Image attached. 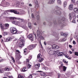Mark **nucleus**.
<instances>
[{
    "label": "nucleus",
    "mask_w": 78,
    "mask_h": 78,
    "mask_svg": "<svg viewBox=\"0 0 78 78\" xmlns=\"http://www.w3.org/2000/svg\"><path fill=\"white\" fill-rule=\"evenodd\" d=\"M39 19H40V18H39V15L37 16V20H39Z\"/></svg>",
    "instance_id": "obj_51"
},
{
    "label": "nucleus",
    "mask_w": 78,
    "mask_h": 78,
    "mask_svg": "<svg viewBox=\"0 0 78 78\" xmlns=\"http://www.w3.org/2000/svg\"><path fill=\"white\" fill-rule=\"evenodd\" d=\"M68 36V34H64L63 35V36H65V37H66V36Z\"/></svg>",
    "instance_id": "obj_45"
},
{
    "label": "nucleus",
    "mask_w": 78,
    "mask_h": 78,
    "mask_svg": "<svg viewBox=\"0 0 78 78\" xmlns=\"http://www.w3.org/2000/svg\"><path fill=\"white\" fill-rule=\"evenodd\" d=\"M35 68H36V69H39V67H40V64H36L35 65Z\"/></svg>",
    "instance_id": "obj_20"
},
{
    "label": "nucleus",
    "mask_w": 78,
    "mask_h": 78,
    "mask_svg": "<svg viewBox=\"0 0 78 78\" xmlns=\"http://www.w3.org/2000/svg\"><path fill=\"white\" fill-rule=\"evenodd\" d=\"M9 70V68L8 67H6L5 69V71H8Z\"/></svg>",
    "instance_id": "obj_38"
},
{
    "label": "nucleus",
    "mask_w": 78,
    "mask_h": 78,
    "mask_svg": "<svg viewBox=\"0 0 78 78\" xmlns=\"http://www.w3.org/2000/svg\"><path fill=\"white\" fill-rule=\"evenodd\" d=\"M15 56L16 57H17V56L18 55L20 54V51H19L18 50H16V52H15Z\"/></svg>",
    "instance_id": "obj_12"
},
{
    "label": "nucleus",
    "mask_w": 78,
    "mask_h": 78,
    "mask_svg": "<svg viewBox=\"0 0 78 78\" xmlns=\"http://www.w3.org/2000/svg\"><path fill=\"white\" fill-rule=\"evenodd\" d=\"M26 60H27V62H30V61L28 59H27Z\"/></svg>",
    "instance_id": "obj_59"
},
{
    "label": "nucleus",
    "mask_w": 78,
    "mask_h": 78,
    "mask_svg": "<svg viewBox=\"0 0 78 78\" xmlns=\"http://www.w3.org/2000/svg\"><path fill=\"white\" fill-rule=\"evenodd\" d=\"M18 78H24V77L22 75H18Z\"/></svg>",
    "instance_id": "obj_37"
},
{
    "label": "nucleus",
    "mask_w": 78,
    "mask_h": 78,
    "mask_svg": "<svg viewBox=\"0 0 78 78\" xmlns=\"http://www.w3.org/2000/svg\"><path fill=\"white\" fill-rule=\"evenodd\" d=\"M42 55L41 54H39L37 56V58L38 59H39L41 58L42 57Z\"/></svg>",
    "instance_id": "obj_27"
},
{
    "label": "nucleus",
    "mask_w": 78,
    "mask_h": 78,
    "mask_svg": "<svg viewBox=\"0 0 78 78\" xmlns=\"http://www.w3.org/2000/svg\"><path fill=\"white\" fill-rule=\"evenodd\" d=\"M35 39H37V36H36V34H35Z\"/></svg>",
    "instance_id": "obj_63"
},
{
    "label": "nucleus",
    "mask_w": 78,
    "mask_h": 78,
    "mask_svg": "<svg viewBox=\"0 0 78 78\" xmlns=\"http://www.w3.org/2000/svg\"><path fill=\"white\" fill-rule=\"evenodd\" d=\"M71 2H73V3H75V0H71Z\"/></svg>",
    "instance_id": "obj_54"
},
{
    "label": "nucleus",
    "mask_w": 78,
    "mask_h": 78,
    "mask_svg": "<svg viewBox=\"0 0 78 78\" xmlns=\"http://www.w3.org/2000/svg\"><path fill=\"white\" fill-rule=\"evenodd\" d=\"M31 65L28 63L27 65V68H28V69H30V68H31Z\"/></svg>",
    "instance_id": "obj_31"
},
{
    "label": "nucleus",
    "mask_w": 78,
    "mask_h": 78,
    "mask_svg": "<svg viewBox=\"0 0 78 78\" xmlns=\"http://www.w3.org/2000/svg\"><path fill=\"white\" fill-rule=\"evenodd\" d=\"M9 78H13V77L12 76H9Z\"/></svg>",
    "instance_id": "obj_62"
},
{
    "label": "nucleus",
    "mask_w": 78,
    "mask_h": 78,
    "mask_svg": "<svg viewBox=\"0 0 78 78\" xmlns=\"http://www.w3.org/2000/svg\"><path fill=\"white\" fill-rule=\"evenodd\" d=\"M12 38L11 37H8L6 38V41H5V42H8L9 41H11L12 39Z\"/></svg>",
    "instance_id": "obj_16"
},
{
    "label": "nucleus",
    "mask_w": 78,
    "mask_h": 78,
    "mask_svg": "<svg viewBox=\"0 0 78 78\" xmlns=\"http://www.w3.org/2000/svg\"><path fill=\"white\" fill-rule=\"evenodd\" d=\"M39 62H42L43 61H44V58H42V57H41V58H39Z\"/></svg>",
    "instance_id": "obj_26"
},
{
    "label": "nucleus",
    "mask_w": 78,
    "mask_h": 78,
    "mask_svg": "<svg viewBox=\"0 0 78 78\" xmlns=\"http://www.w3.org/2000/svg\"><path fill=\"white\" fill-rule=\"evenodd\" d=\"M32 18H34V14H32Z\"/></svg>",
    "instance_id": "obj_55"
},
{
    "label": "nucleus",
    "mask_w": 78,
    "mask_h": 78,
    "mask_svg": "<svg viewBox=\"0 0 78 78\" xmlns=\"http://www.w3.org/2000/svg\"><path fill=\"white\" fill-rule=\"evenodd\" d=\"M63 62H64L65 63H66V64H67V62H66V60L63 59Z\"/></svg>",
    "instance_id": "obj_46"
},
{
    "label": "nucleus",
    "mask_w": 78,
    "mask_h": 78,
    "mask_svg": "<svg viewBox=\"0 0 78 78\" xmlns=\"http://www.w3.org/2000/svg\"><path fill=\"white\" fill-rule=\"evenodd\" d=\"M66 41V38H64L62 40V42L63 41Z\"/></svg>",
    "instance_id": "obj_40"
},
{
    "label": "nucleus",
    "mask_w": 78,
    "mask_h": 78,
    "mask_svg": "<svg viewBox=\"0 0 78 78\" xmlns=\"http://www.w3.org/2000/svg\"><path fill=\"white\" fill-rule=\"evenodd\" d=\"M65 56H66V58H68V59H70V58L69 57L67 56L66 55H65Z\"/></svg>",
    "instance_id": "obj_50"
},
{
    "label": "nucleus",
    "mask_w": 78,
    "mask_h": 78,
    "mask_svg": "<svg viewBox=\"0 0 78 78\" xmlns=\"http://www.w3.org/2000/svg\"><path fill=\"white\" fill-rule=\"evenodd\" d=\"M69 52L70 54H72V52L71 51H69Z\"/></svg>",
    "instance_id": "obj_60"
},
{
    "label": "nucleus",
    "mask_w": 78,
    "mask_h": 78,
    "mask_svg": "<svg viewBox=\"0 0 78 78\" xmlns=\"http://www.w3.org/2000/svg\"><path fill=\"white\" fill-rule=\"evenodd\" d=\"M57 3L58 5H61V1L60 0H57Z\"/></svg>",
    "instance_id": "obj_33"
},
{
    "label": "nucleus",
    "mask_w": 78,
    "mask_h": 78,
    "mask_svg": "<svg viewBox=\"0 0 78 78\" xmlns=\"http://www.w3.org/2000/svg\"><path fill=\"white\" fill-rule=\"evenodd\" d=\"M55 14H57L59 15L61 14V12H60V11L58 10L57 11H56L55 12Z\"/></svg>",
    "instance_id": "obj_25"
},
{
    "label": "nucleus",
    "mask_w": 78,
    "mask_h": 78,
    "mask_svg": "<svg viewBox=\"0 0 78 78\" xmlns=\"http://www.w3.org/2000/svg\"><path fill=\"white\" fill-rule=\"evenodd\" d=\"M69 19L70 20L72 19V16H71V13H70L69 14Z\"/></svg>",
    "instance_id": "obj_47"
},
{
    "label": "nucleus",
    "mask_w": 78,
    "mask_h": 78,
    "mask_svg": "<svg viewBox=\"0 0 78 78\" xmlns=\"http://www.w3.org/2000/svg\"><path fill=\"white\" fill-rule=\"evenodd\" d=\"M36 45H37V44H35V45L33 44L30 45L28 47V48H29V50H33V48H34Z\"/></svg>",
    "instance_id": "obj_8"
},
{
    "label": "nucleus",
    "mask_w": 78,
    "mask_h": 78,
    "mask_svg": "<svg viewBox=\"0 0 78 78\" xmlns=\"http://www.w3.org/2000/svg\"><path fill=\"white\" fill-rule=\"evenodd\" d=\"M52 48L54 49H55V50H57V49H58L59 47L58 45H53L52 46Z\"/></svg>",
    "instance_id": "obj_11"
},
{
    "label": "nucleus",
    "mask_w": 78,
    "mask_h": 78,
    "mask_svg": "<svg viewBox=\"0 0 78 78\" xmlns=\"http://www.w3.org/2000/svg\"><path fill=\"white\" fill-rule=\"evenodd\" d=\"M10 30L12 34H16L17 33V30L16 27H12L10 29Z\"/></svg>",
    "instance_id": "obj_1"
},
{
    "label": "nucleus",
    "mask_w": 78,
    "mask_h": 78,
    "mask_svg": "<svg viewBox=\"0 0 78 78\" xmlns=\"http://www.w3.org/2000/svg\"><path fill=\"white\" fill-rule=\"evenodd\" d=\"M27 53V48H25L24 50V55H26V54Z\"/></svg>",
    "instance_id": "obj_32"
},
{
    "label": "nucleus",
    "mask_w": 78,
    "mask_h": 78,
    "mask_svg": "<svg viewBox=\"0 0 78 78\" xmlns=\"http://www.w3.org/2000/svg\"><path fill=\"white\" fill-rule=\"evenodd\" d=\"M28 27L30 29H31L32 28V26H31V23H28Z\"/></svg>",
    "instance_id": "obj_23"
},
{
    "label": "nucleus",
    "mask_w": 78,
    "mask_h": 78,
    "mask_svg": "<svg viewBox=\"0 0 78 78\" xmlns=\"http://www.w3.org/2000/svg\"><path fill=\"white\" fill-rule=\"evenodd\" d=\"M41 76H46V74H45V73H41Z\"/></svg>",
    "instance_id": "obj_34"
},
{
    "label": "nucleus",
    "mask_w": 78,
    "mask_h": 78,
    "mask_svg": "<svg viewBox=\"0 0 78 78\" xmlns=\"http://www.w3.org/2000/svg\"><path fill=\"white\" fill-rule=\"evenodd\" d=\"M0 27H1V29L2 30H6V29H5V27H4V26L3 25L2 23L0 24Z\"/></svg>",
    "instance_id": "obj_15"
},
{
    "label": "nucleus",
    "mask_w": 78,
    "mask_h": 78,
    "mask_svg": "<svg viewBox=\"0 0 78 78\" xmlns=\"http://www.w3.org/2000/svg\"><path fill=\"white\" fill-rule=\"evenodd\" d=\"M42 69H44L45 70H48V67H47L46 66H43L42 67Z\"/></svg>",
    "instance_id": "obj_21"
},
{
    "label": "nucleus",
    "mask_w": 78,
    "mask_h": 78,
    "mask_svg": "<svg viewBox=\"0 0 78 78\" xmlns=\"http://www.w3.org/2000/svg\"><path fill=\"white\" fill-rule=\"evenodd\" d=\"M31 58H32V56L31 55H30L29 56V60H30V59H31Z\"/></svg>",
    "instance_id": "obj_44"
},
{
    "label": "nucleus",
    "mask_w": 78,
    "mask_h": 78,
    "mask_svg": "<svg viewBox=\"0 0 78 78\" xmlns=\"http://www.w3.org/2000/svg\"><path fill=\"white\" fill-rule=\"evenodd\" d=\"M67 2H64L63 5H64V7H66V6H67Z\"/></svg>",
    "instance_id": "obj_36"
},
{
    "label": "nucleus",
    "mask_w": 78,
    "mask_h": 78,
    "mask_svg": "<svg viewBox=\"0 0 78 78\" xmlns=\"http://www.w3.org/2000/svg\"><path fill=\"white\" fill-rule=\"evenodd\" d=\"M17 59H20L22 58V56L20 55V54L17 56V57H16Z\"/></svg>",
    "instance_id": "obj_28"
},
{
    "label": "nucleus",
    "mask_w": 78,
    "mask_h": 78,
    "mask_svg": "<svg viewBox=\"0 0 78 78\" xmlns=\"http://www.w3.org/2000/svg\"><path fill=\"white\" fill-rule=\"evenodd\" d=\"M75 34L78 35V31H76L75 33Z\"/></svg>",
    "instance_id": "obj_58"
},
{
    "label": "nucleus",
    "mask_w": 78,
    "mask_h": 78,
    "mask_svg": "<svg viewBox=\"0 0 78 78\" xmlns=\"http://www.w3.org/2000/svg\"><path fill=\"white\" fill-rule=\"evenodd\" d=\"M73 5L71 4L69 6V10H73Z\"/></svg>",
    "instance_id": "obj_18"
},
{
    "label": "nucleus",
    "mask_w": 78,
    "mask_h": 78,
    "mask_svg": "<svg viewBox=\"0 0 78 78\" xmlns=\"http://www.w3.org/2000/svg\"><path fill=\"white\" fill-rule=\"evenodd\" d=\"M58 78H59L60 76H61V74H60V73H58Z\"/></svg>",
    "instance_id": "obj_56"
},
{
    "label": "nucleus",
    "mask_w": 78,
    "mask_h": 78,
    "mask_svg": "<svg viewBox=\"0 0 78 78\" xmlns=\"http://www.w3.org/2000/svg\"><path fill=\"white\" fill-rule=\"evenodd\" d=\"M37 36L38 37H40L41 39H44V38L42 36L41 33V32H39V31H37Z\"/></svg>",
    "instance_id": "obj_5"
},
{
    "label": "nucleus",
    "mask_w": 78,
    "mask_h": 78,
    "mask_svg": "<svg viewBox=\"0 0 78 78\" xmlns=\"http://www.w3.org/2000/svg\"><path fill=\"white\" fill-rule=\"evenodd\" d=\"M55 34H54V36H55L57 38V40H58L59 39V38H58V35H57L56 33H54Z\"/></svg>",
    "instance_id": "obj_30"
},
{
    "label": "nucleus",
    "mask_w": 78,
    "mask_h": 78,
    "mask_svg": "<svg viewBox=\"0 0 78 78\" xmlns=\"http://www.w3.org/2000/svg\"><path fill=\"white\" fill-rule=\"evenodd\" d=\"M12 59L13 62H15V60L14 59V58L12 57Z\"/></svg>",
    "instance_id": "obj_42"
},
{
    "label": "nucleus",
    "mask_w": 78,
    "mask_h": 78,
    "mask_svg": "<svg viewBox=\"0 0 78 78\" xmlns=\"http://www.w3.org/2000/svg\"><path fill=\"white\" fill-rule=\"evenodd\" d=\"M36 5H35L36 8H38V7H39V5L37 4V1H36Z\"/></svg>",
    "instance_id": "obj_35"
},
{
    "label": "nucleus",
    "mask_w": 78,
    "mask_h": 78,
    "mask_svg": "<svg viewBox=\"0 0 78 78\" xmlns=\"http://www.w3.org/2000/svg\"><path fill=\"white\" fill-rule=\"evenodd\" d=\"M75 55L76 56H78V52H75L74 53Z\"/></svg>",
    "instance_id": "obj_41"
},
{
    "label": "nucleus",
    "mask_w": 78,
    "mask_h": 78,
    "mask_svg": "<svg viewBox=\"0 0 78 78\" xmlns=\"http://www.w3.org/2000/svg\"><path fill=\"white\" fill-rule=\"evenodd\" d=\"M73 44H74V45H75L76 44V42L74 41H73Z\"/></svg>",
    "instance_id": "obj_53"
},
{
    "label": "nucleus",
    "mask_w": 78,
    "mask_h": 78,
    "mask_svg": "<svg viewBox=\"0 0 78 78\" xmlns=\"http://www.w3.org/2000/svg\"><path fill=\"white\" fill-rule=\"evenodd\" d=\"M71 14L73 19H76V16H75V14H74V12H72L71 13Z\"/></svg>",
    "instance_id": "obj_22"
},
{
    "label": "nucleus",
    "mask_w": 78,
    "mask_h": 78,
    "mask_svg": "<svg viewBox=\"0 0 78 78\" xmlns=\"http://www.w3.org/2000/svg\"><path fill=\"white\" fill-rule=\"evenodd\" d=\"M12 23L13 24H14L15 25H17L18 26H22V23H20V22L17 21H14L12 22Z\"/></svg>",
    "instance_id": "obj_2"
},
{
    "label": "nucleus",
    "mask_w": 78,
    "mask_h": 78,
    "mask_svg": "<svg viewBox=\"0 0 78 78\" xmlns=\"http://www.w3.org/2000/svg\"><path fill=\"white\" fill-rule=\"evenodd\" d=\"M74 12L78 14V9L76 8H75L73 9Z\"/></svg>",
    "instance_id": "obj_17"
},
{
    "label": "nucleus",
    "mask_w": 78,
    "mask_h": 78,
    "mask_svg": "<svg viewBox=\"0 0 78 78\" xmlns=\"http://www.w3.org/2000/svg\"><path fill=\"white\" fill-rule=\"evenodd\" d=\"M69 48H72V46L71 45H69Z\"/></svg>",
    "instance_id": "obj_61"
},
{
    "label": "nucleus",
    "mask_w": 78,
    "mask_h": 78,
    "mask_svg": "<svg viewBox=\"0 0 78 78\" xmlns=\"http://www.w3.org/2000/svg\"><path fill=\"white\" fill-rule=\"evenodd\" d=\"M4 26L5 27V30H6L8 29V28L9 25L8 23H5V24Z\"/></svg>",
    "instance_id": "obj_14"
},
{
    "label": "nucleus",
    "mask_w": 78,
    "mask_h": 78,
    "mask_svg": "<svg viewBox=\"0 0 78 78\" xmlns=\"http://www.w3.org/2000/svg\"><path fill=\"white\" fill-rule=\"evenodd\" d=\"M2 6H6L9 5V3L5 2H2Z\"/></svg>",
    "instance_id": "obj_7"
},
{
    "label": "nucleus",
    "mask_w": 78,
    "mask_h": 78,
    "mask_svg": "<svg viewBox=\"0 0 78 78\" xmlns=\"http://www.w3.org/2000/svg\"><path fill=\"white\" fill-rule=\"evenodd\" d=\"M61 35H62V36H63L64 34L62 32H61Z\"/></svg>",
    "instance_id": "obj_57"
},
{
    "label": "nucleus",
    "mask_w": 78,
    "mask_h": 78,
    "mask_svg": "<svg viewBox=\"0 0 78 78\" xmlns=\"http://www.w3.org/2000/svg\"><path fill=\"white\" fill-rule=\"evenodd\" d=\"M12 18L13 20H14V19H16V20H20V21L21 22V23H22V26H21V27H23V22H24V20L23 19H20L19 18H16L15 17H12Z\"/></svg>",
    "instance_id": "obj_4"
},
{
    "label": "nucleus",
    "mask_w": 78,
    "mask_h": 78,
    "mask_svg": "<svg viewBox=\"0 0 78 78\" xmlns=\"http://www.w3.org/2000/svg\"><path fill=\"white\" fill-rule=\"evenodd\" d=\"M8 11L9 12H13L14 13V14H19V12H17V11L12 9L8 10Z\"/></svg>",
    "instance_id": "obj_9"
},
{
    "label": "nucleus",
    "mask_w": 78,
    "mask_h": 78,
    "mask_svg": "<svg viewBox=\"0 0 78 78\" xmlns=\"http://www.w3.org/2000/svg\"><path fill=\"white\" fill-rule=\"evenodd\" d=\"M73 23H76V21L75 20H73Z\"/></svg>",
    "instance_id": "obj_52"
},
{
    "label": "nucleus",
    "mask_w": 78,
    "mask_h": 78,
    "mask_svg": "<svg viewBox=\"0 0 78 78\" xmlns=\"http://www.w3.org/2000/svg\"><path fill=\"white\" fill-rule=\"evenodd\" d=\"M63 70L64 72H66V69H67V68L65 66H63Z\"/></svg>",
    "instance_id": "obj_29"
},
{
    "label": "nucleus",
    "mask_w": 78,
    "mask_h": 78,
    "mask_svg": "<svg viewBox=\"0 0 78 78\" xmlns=\"http://www.w3.org/2000/svg\"><path fill=\"white\" fill-rule=\"evenodd\" d=\"M47 51L49 55H53L55 54V52L51 50V48H47Z\"/></svg>",
    "instance_id": "obj_3"
},
{
    "label": "nucleus",
    "mask_w": 78,
    "mask_h": 78,
    "mask_svg": "<svg viewBox=\"0 0 78 78\" xmlns=\"http://www.w3.org/2000/svg\"><path fill=\"white\" fill-rule=\"evenodd\" d=\"M24 43H25V41L23 40H21V41L19 43V47L22 48V47L24 46Z\"/></svg>",
    "instance_id": "obj_6"
},
{
    "label": "nucleus",
    "mask_w": 78,
    "mask_h": 78,
    "mask_svg": "<svg viewBox=\"0 0 78 78\" xmlns=\"http://www.w3.org/2000/svg\"><path fill=\"white\" fill-rule=\"evenodd\" d=\"M33 76L31 74L28 77V78H32Z\"/></svg>",
    "instance_id": "obj_43"
},
{
    "label": "nucleus",
    "mask_w": 78,
    "mask_h": 78,
    "mask_svg": "<svg viewBox=\"0 0 78 78\" xmlns=\"http://www.w3.org/2000/svg\"><path fill=\"white\" fill-rule=\"evenodd\" d=\"M28 37L30 41H33L34 40V38L33 37V34H29L28 36Z\"/></svg>",
    "instance_id": "obj_10"
},
{
    "label": "nucleus",
    "mask_w": 78,
    "mask_h": 78,
    "mask_svg": "<svg viewBox=\"0 0 78 78\" xmlns=\"http://www.w3.org/2000/svg\"><path fill=\"white\" fill-rule=\"evenodd\" d=\"M44 45H47V43H46V42L45 41L44 42Z\"/></svg>",
    "instance_id": "obj_64"
},
{
    "label": "nucleus",
    "mask_w": 78,
    "mask_h": 78,
    "mask_svg": "<svg viewBox=\"0 0 78 78\" xmlns=\"http://www.w3.org/2000/svg\"><path fill=\"white\" fill-rule=\"evenodd\" d=\"M54 0H48V4H52L54 3Z\"/></svg>",
    "instance_id": "obj_13"
},
{
    "label": "nucleus",
    "mask_w": 78,
    "mask_h": 78,
    "mask_svg": "<svg viewBox=\"0 0 78 78\" xmlns=\"http://www.w3.org/2000/svg\"><path fill=\"white\" fill-rule=\"evenodd\" d=\"M57 55L59 56H62L64 55V54L62 52H59L57 53Z\"/></svg>",
    "instance_id": "obj_19"
},
{
    "label": "nucleus",
    "mask_w": 78,
    "mask_h": 78,
    "mask_svg": "<svg viewBox=\"0 0 78 78\" xmlns=\"http://www.w3.org/2000/svg\"><path fill=\"white\" fill-rule=\"evenodd\" d=\"M27 70V67H23L22 69V72H26Z\"/></svg>",
    "instance_id": "obj_24"
},
{
    "label": "nucleus",
    "mask_w": 78,
    "mask_h": 78,
    "mask_svg": "<svg viewBox=\"0 0 78 78\" xmlns=\"http://www.w3.org/2000/svg\"><path fill=\"white\" fill-rule=\"evenodd\" d=\"M4 72V70L3 69H0V73H3Z\"/></svg>",
    "instance_id": "obj_39"
},
{
    "label": "nucleus",
    "mask_w": 78,
    "mask_h": 78,
    "mask_svg": "<svg viewBox=\"0 0 78 78\" xmlns=\"http://www.w3.org/2000/svg\"><path fill=\"white\" fill-rule=\"evenodd\" d=\"M4 61V59L2 58L0 59V62H3V61Z\"/></svg>",
    "instance_id": "obj_48"
},
{
    "label": "nucleus",
    "mask_w": 78,
    "mask_h": 78,
    "mask_svg": "<svg viewBox=\"0 0 78 78\" xmlns=\"http://www.w3.org/2000/svg\"><path fill=\"white\" fill-rule=\"evenodd\" d=\"M4 36H5V35H7V33L5 32H4Z\"/></svg>",
    "instance_id": "obj_49"
}]
</instances>
